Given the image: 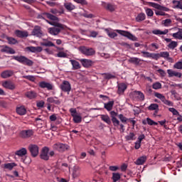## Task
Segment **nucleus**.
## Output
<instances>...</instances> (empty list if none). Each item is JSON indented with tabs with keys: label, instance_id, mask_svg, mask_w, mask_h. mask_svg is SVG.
I'll return each instance as SVG.
<instances>
[{
	"label": "nucleus",
	"instance_id": "obj_52",
	"mask_svg": "<svg viewBox=\"0 0 182 182\" xmlns=\"http://www.w3.org/2000/svg\"><path fill=\"white\" fill-rule=\"evenodd\" d=\"M23 79H27V80H30V82H35L36 78L33 75H23Z\"/></svg>",
	"mask_w": 182,
	"mask_h": 182
},
{
	"label": "nucleus",
	"instance_id": "obj_61",
	"mask_svg": "<svg viewBox=\"0 0 182 182\" xmlns=\"http://www.w3.org/2000/svg\"><path fill=\"white\" fill-rule=\"evenodd\" d=\"M145 12L147 16H153V15H154V12H153V10H151V9H146L145 10Z\"/></svg>",
	"mask_w": 182,
	"mask_h": 182
},
{
	"label": "nucleus",
	"instance_id": "obj_6",
	"mask_svg": "<svg viewBox=\"0 0 182 182\" xmlns=\"http://www.w3.org/2000/svg\"><path fill=\"white\" fill-rule=\"evenodd\" d=\"M154 96L155 97H157V99H160L164 105H166V106H174V103L168 100H166V97L164 96L163 94L160 92H155Z\"/></svg>",
	"mask_w": 182,
	"mask_h": 182
},
{
	"label": "nucleus",
	"instance_id": "obj_5",
	"mask_svg": "<svg viewBox=\"0 0 182 182\" xmlns=\"http://www.w3.org/2000/svg\"><path fill=\"white\" fill-rule=\"evenodd\" d=\"M102 6L105 9V11H108V12H114L116 9H117V6H116L114 4L106 2V1H102Z\"/></svg>",
	"mask_w": 182,
	"mask_h": 182
},
{
	"label": "nucleus",
	"instance_id": "obj_13",
	"mask_svg": "<svg viewBox=\"0 0 182 182\" xmlns=\"http://www.w3.org/2000/svg\"><path fill=\"white\" fill-rule=\"evenodd\" d=\"M110 116H111V122H112V124L114 127H119V124L120 123V121L117 119V112L114 111L110 112Z\"/></svg>",
	"mask_w": 182,
	"mask_h": 182
},
{
	"label": "nucleus",
	"instance_id": "obj_32",
	"mask_svg": "<svg viewBox=\"0 0 182 182\" xmlns=\"http://www.w3.org/2000/svg\"><path fill=\"white\" fill-rule=\"evenodd\" d=\"M173 38L174 39H178V41H182V28H178V31L172 33Z\"/></svg>",
	"mask_w": 182,
	"mask_h": 182
},
{
	"label": "nucleus",
	"instance_id": "obj_19",
	"mask_svg": "<svg viewBox=\"0 0 182 182\" xmlns=\"http://www.w3.org/2000/svg\"><path fill=\"white\" fill-rule=\"evenodd\" d=\"M160 58H164L166 60H168L171 63H173V58L170 57V53L167 51H163L159 53Z\"/></svg>",
	"mask_w": 182,
	"mask_h": 182
},
{
	"label": "nucleus",
	"instance_id": "obj_44",
	"mask_svg": "<svg viewBox=\"0 0 182 182\" xmlns=\"http://www.w3.org/2000/svg\"><path fill=\"white\" fill-rule=\"evenodd\" d=\"M177 46H178V43L176 41H171L168 45V48H169V49H176Z\"/></svg>",
	"mask_w": 182,
	"mask_h": 182
},
{
	"label": "nucleus",
	"instance_id": "obj_51",
	"mask_svg": "<svg viewBox=\"0 0 182 182\" xmlns=\"http://www.w3.org/2000/svg\"><path fill=\"white\" fill-rule=\"evenodd\" d=\"M174 69H179L180 70H182V62L178 61L173 65Z\"/></svg>",
	"mask_w": 182,
	"mask_h": 182
},
{
	"label": "nucleus",
	"instance_id": "obj_55",
	"mask_svg": "<svg viewBox=\"0 0 182 182\" xmlns=\"http://www.w3.org/2000/svg\"><path fill=\"white\" fill-rule=\"evenodd\" d=\"M57 58H67L68 54L63 51H60L56 54Z\"/></svg>",
	"mask_w": 182,
	"mask_h": 182
},
{
	"label": "nucleus",
	"instance_id": "obj_33",
	"mask_svg": "<svg viewBox=\"0 0 182 182\" xmlns=\"http://www.w3.org/2000/svg\"><path fill=\"white\" fill-rule=\"evenodd\" d=\"M114 105V101H109L107 103L104 104V107L107 110V112H110L112 109H113V106Z\"/></svg>",
	"mask_w": 182,
	"mask_h": 182
},
{
	"label": "nucleus",
	"instance_id": "obj_15",
	"mask_svg": "<svg viewBox=\"0 0 182 182\" xmlns=\"http://www.w3.org/2000/svg\"><path fill=\"white\" fill-rule=\"evenodd\" d=\"M79 60L81 65H82L83 68H87L92 67L93 65V63H95L93 60L86 59V58H81Z\"/></svg>",
	"mask_w": 182,
	"mask_h": 182
},
{
	"label": "nucleus",
	"instance_id": "obj_28",
	"mask_svg": "<svg viewBox=\"0 0 182 182\" xmlns=\"http://www.w3.org/2000/svg\"><path fill=\"white\" fill-rule=\"evenodd\" d=\"M25 96L28 97V99L32 100V99H36L38 97V94L35 91H28L26 92Z\"/></svg>",
	"mask_w": 182,
	"mask_h": 182
},
{
	"label": "nucleus",
	"instance_id": "obj_63",
	"mask_svg": "<svg viewBox=\"0 0 182 182\" xmlns=\"http://www.w3.org/2000/svg\"><path fill=\"white\" fill-rule=\"evenodd\" d=\"M37 107H40L42 108L45 106V101L43 100H41L39 102H37L36 104Z\"/></svg>",
	"mask_w": 182,
	"mask_h": 182
},
{
	"label": "nucleus",
	"instance_id": "obj_17",
	"mask_svg": "<svg viewBox=\"0 0 182 182\" xmlns=\"http://www.w3.org/2000/svg\"><path fill=\"white\" fill-rule=\"evenodd\" d=\"M2 86L9 90H15L16 88L15 84L11 81H5L3 82Z\"/></svg>",
	"mask_w": 182,
	"mask_h": 182
},
{
	"label": "nucleus",
	"instance_id": "obj_12",
	"mask_svg": "<svg viewBox=\"0 0 182 182\" xmlns=\"http://www.w3.org/2000/svg\"><path fill=\"white\" fill-rule=\"evenodd\" d=\"M31 35H33V36H36V38H42V36H43V32L42 31L41 26H35L31 32Z\"/></svg>",
	"mask_w": 182,
	"mask_h": 182
},
{
	"label": "nucleus",
	"instance_id": "obj_39",
	"mask_svg": "<svg viewBox=\"0 0 182 182\" xmlns=\"http://www.w3.org/2000/svg\"><path fill=\"white\" fill-rule=\"evenodd\" d=\"M148 110H155L156 113H157L159 112V105L158 104H151L149 107H148Z\"/></svg>",
	"mask_w": 182,
	"mask_h": 182
},
{
	"label": "nucleus",
	"instance_id": "obj_43",
	"mask_svg": "<svg viewBox=\"0 0 182 182\" xmlns=\"http://www.w3.org/2000/svg\"><path fill=\"white\" fill-rule=\"evenodd\" d=\"M118 119H119L120 122H122V123H124V124H126L127 123V117H124V115H123V114H120L118 115Z\"/></svg>",
	"mask_w": 182,
	"mask_h": 182
},
{
	"label": "nucleus",
	"instance_id": "obj_41",
	"mask_svg": "<svg viewBox=\"0 0 182 182\" xmlns=\"http://www.w3.org/2000/svg\"><path fill=\"white\" fill-rule=\"evenodd\" d=\"M64 6H65V9H67V11H73V9H75V5H73L70 2L65 3L64 4Z\"/></svg>",
	"mask_w": 182,
	"mask_h": 182
},
{
	"label": "nucleus",
	"instance_id": "obj_58",
	"mask_svg": "<svg viewBox=\"0 0 182 182\" xmlns=\"http://www.w3.org/2000/svg\"><path fill=\"white\" fill-rule=\"evenodd\" d=\"M162 23L165 26H170V24L171 23V19L166 18V20L162 21Z\"/></svg>",
	"mask_w": 182,
	"mask_h": 182
},
{
	"label": "nucleus",
	"instance_id": "obj_24",
	"mask_svg": "<svg viewBox=\"0 0 182 182\" xmlns=\"http://www.w3.org/2000/svg\"><path fill=\"white\" fill-rule=\"evenodd\" d=\"M16 113L19 116H25L26 114V108H25V106L18 107L16 108Z\"/></svg>",
	"mask_w": 182,
	"mask_h": 182
},
{
	"label": "nucleus",
	"instance_id": "obj_38",
	"mask_svg": "<svg viewBox=\"0 0 182 182\" xmlns=\"http://www.w3.org/2000/svg\"><path fill=\"white\" fill-rule=\"evenodd\" d=\"M136 22H143L146 19V14L144 13L139 14L135 18Z\"/></svg>",
	"mask_w": 182,
	"mask_h": 182
},
{
	"label": "nucleus",
	"instance_id": "obj_35",
	"mask_svg": "<svg viewBox=\"0 0 182 182\" xmlns=\"http://www.w3.org/2000/svg\"><path fill=\"white\" fill-rule=\"evenodd\" d=\"M16 34L18 36V38H28V31H19L17 30L16 31Z\"/></svg>",
	"mask_w": 182,
	"mask_h": 182
},
{
	"label": "nucleus",
	"instance_id": "obj_62",
	"mask_svg": "<svg viewBox=\"0 0 182 182\" xmlns=\"http://www.w3.org/2000/svg\"><path fill=\"white\" fill-rule=\"evenodd\" d=\"M157 72H158V73H159V75H160L162 77H166V71H164V70H163V69H159V70H157Z\"/></svg>",
	"mask_w": 182,
	"mask_h": 182
},
{
	"label": "nucleus",
	"instance_id": "obj_64",
	"mask_svg": "<svg viewBox=\"0 0 182 182\" xmlns=\"http://www.w3.org/2000/svg\"><path fill=\"white\" fill-rule=\"evenodd\" d=\"M119 166H109V170L110 171H117V170H119Z\"/></svg>",
	"mask_w": 182,
	"mask_h": 182
},
{
	"label": "nucleus",
	"instance_id": "obj_27",
	"mask_svg": "<svg viewBox=\"0 0 182 182\" xmlns=\"http://www.w3.org/2000/svg\"><path fill=\"white\" fill-rule=\"evenodd\" d=\"M146 161H147V156L144 155L138 158L135 162V164H136V166H142V164L144 163H146Z\"/></svg>",
	"mask_w": 182,
	"mask_h": 182
},
{
	"label": "nucleus",
	"instance_id": "obj_45",
	"mask_svg": "<svg viewBox=\"0 0 182 182\" xmlns=\"http://www.w3.org/2000/svg\"><path fill=\"white\" fill-rule=\"evenodd\" d=\"M136 134H134L133 132H130L128 135L125 136L126 140L130 141V140H134L136 138Z\"/></svg>",
	"mask_w": 182,
	"mask_h": 182
},
{
	"label": "nucleus",
	"instance_id": "obj_60",
	"mask_svg": "<svg viewBox=\"0 0 182 182\" xmlns=\"http://www.w3.org/2000/svg\"><path fill=\"white\" fill-rule=\"evenodd\" d=\"M141 53H142L143 58H151V53L147 51H141Z\"/></svg>",
	"mask_w": 182,
	"mask_h": 182
},
{
	"label": "nucleus",
	"instance_id": "obj_4",
	"mask_svg": "<svg viewBox=\"0 0 182 182\" xmlns=\"http://www.w3.org/2000/svg\"><path fill=\"white\" fill-rule=\"evenodd\" d=\"M53 150H56L59 151V153H63L66 151V150H69V146L68 144H65L63 143H56L53 145Z\"/></svg>",
	"mask_w": 182,
	"mask_h": 182
},
{
	"label": "nucleus",
	"instance_id": "obj_21",
	"mask_svg": "<svg viewBox=\"0 0 182 182\" xmlns=\"http://www.w3.org/2000/svg\"><path fill=\"white\" fill-rule=\"evenodd\" d=\"M70 62L73 66L72 70H77L82 68L80 63L76 60H70Z\"/></svg>",
	"mask_w": 182,
	"mask_h": 182
},
{
	"label": "nucleus",
	"instance_id": "obj_56",
	"mask_svg": "<svg viewBox=\"0 0 182 182\" xmlns=\"http://www.w3.org/2000/svg\"><path fill=\"white\" fill-rule=\"evenodd\" d=\"M149 5L152 6V8H155V9H159L161 8V5L157 4V3H153V2H149Z\"/></svg>",
	"mask_w": 182,
	"mask_h": 182
},
{
	"label": "nucleus",
	"instance_id": "obj_7",
	"mask_svg": "<svg viewBox=\"0 0 182 182\" xmlns=\"http://www.w3.org/2000/svg\"><path fill=\"white\" fill-rule=\"evenodd\" d=\"M34 133L33 129H24L20 132L19 136L21 139H31Z\"/></svg>",
	"mask_w": 182,
	"mask_h": 182
},
{
	"label": "nucleus",
	"instance_id": "obj_57",
	"mask_svg": "<svg viewBox=\"0 0 182 182\" xmlns=\"http://www.w3.org/2000/svg\"><path fill=\"white\" fill-rule=\"evenodd\" d=\"M82 16L84 18H87L88 19H92V18H95V15L92 14H87V12H84L82 14Z\"/></svg>",
	"mask_w": 182,
	"mask_h": 182
},
{
	"label": "nucleus",
	"instance_id": "obj_9",
	"mask_svg": "<svg viewBox=\"0 0 182 182\" xmlns=\"http://www.w3.org/2000/svg\"><path fill=\"white\" fill-rule=\"evenodd\" d=\"M28 150L32 157H37L38 154H39V146L37 144H30L28 146Z\"/></svg>",
	"mask_w": 182,
	"mask_h": 182
},
{
	"label": "nucleus",
	"instance_id": "obj_30",
	"mask_svg": "<svg viewBox=\"0 0 182 182\" xmlns=\"http://www.w3.org/2000/svg\"><path fill=\"white\" fill-rule=\"evenodd\" d=\"M129 63H133L134 65L139 66V65H140V63L141 62V59L136 57H132L129 59Z\"/></svg>",
	"mask_w": 182,
	"mask_h": 182
},
{
	"label": "nucleus",
	"instance_id": "obj_47",
	"mask_svg": "<svg viewBox=\"0 0 182 182\" xmlns=\"http://www.w3.org/2000/svg\"><path fill=\"white\" fill-rule=\"evenodd\" d=\"M9 45H16V43H18V41L16 39L12 38V37H7L6 38Z\"/></svg>",
	"mask_w": 182,
	"mask_h": 182
},
{
	"label": "nucleus",
	"instance_id": "obj_26",
	"mask_svg": "<svg viewBox=\"0 0 182 182\" xmlns=\"http://www.w3.org/2000/svg\"><path fill=\"white\" fill-rule=\"evenodd\" d=\"M134 96L138 99L140 102H143L144 100V94L141 91H134Z\"/></svg>",
	"mask_w": 182,
	"mask_h": 182
},
{
	"label": "nucleus",
	"instance_id": "obj_8",
	"mask_svg": "<svg viewBox=\"0 0 182 182\" xmlns=\"http://www.w3.org/2000/svg\"><path fill=\"white\" fill-rule=\"evenodd\" d=\"M117 33L119 35H122V36H124L125 38H127L128 39H130V41H137V37L134 36L133 34H132L129 31H123V30H117Z\"/></svg>",
	"mask_w": 182,
	"mask_h": 182
},
{
	"label": "nucleus",
	"instance_id": "obj_50",
	"mask_svg": "<svg viewBox=\"0 0 182 182\" xmlns=\"http://www.w3.org/2000/svg\"><path fill=\"white\" fill-rule=\"evenodd\" d=\"M106 31H107V35L109 38H116V36H117V33H116L113 31H110L107 29H106Z\"/></svg>",
	"mask_w": 182,
	"mask_h": 182
},
{
	"label": "nucleus",
	"instance_id": "obj_23",
	"mask_svg": "<svg viewBox=\"0 0 182 182\" xmlns=\"http://www.w3.org/2000/svg\"><path fill=\"white\" fill-rule=\"evenodd\" d=\"M47 102L48 103H53L54 105H60V100L58 99L56 97H50L47 98Z\"/></svg>",
	"mask_w": 182,
	"mask_h": 182
},
{
	"label": "nucleus",
	"instance_id": "obj_36",
	"mask_svg": "<svg viewBox=\"0 0 182 182\" xmlns=\"http://www.w3.org/2000/svg\"><path fill=\"white\" fill-rule=\"evenodd\" d=\"M41 46H46L47 48L53 47V48H56L58 49L56 46L52 41H47L46 42L41 43Z\"/></svg>",
	"mask_w": 182,
	"mask_h": 182
},
{
	"label": "nucleus",
	"instance_id": "obj_16",
	"mask_svg": "<svg viewBox=\"0 0 182 182\" xmlns=\"http://www.w3.org/2000/svg\"><path fill=\"white\" fill-rule=\"evenodd\" d=\"M38 86L41 89H47V90H53V85L45 81L40 82L38 83Z\"/></svg>",
	"mask_w": 182,
	"mask_h": 182
},
{
	"label": "nucleus",
	"instance_id": "obj_59",
	"mask_svg": "<svg viewBox=\"0 0 182 182\" xmlns=\"http://www.w3.org/2000/svg\"><path fill=\"white\" fill-rule=\"evenodd\" d=\"M173 4H176L175 6V8H177L178 9H182V2L180 1H173Z\"/></svg>",
	"mask_w": 182,
	"mask_h": 182
},
{
	"label": "nucleus",
	"instance_id": "obj_54",
	"mask_svg": "<svg viewBox=\"0 0 182 182\" xmlns=\"http://www.w3.org/2000/svg\"><path fill=\"white\" fill-rule=\"evenodd\" d=\"M168 110L173 114V116H180V113L176 108H168Z\"/></svg>",
	"mask_w": 182,
	"mask_h": 182
},
{
	"label": "nucleus",
	"instance_id": "obj_53",
	"mask_svg": "<svg viewBox=\"0 0 182 182\" xmlns=\"http://www.w3.org/2000/svg\"><path fill=\"white\" fill-rule=\"evenodd\" d=\"M151 58L154 59V60H159V59H160V53H151Z\"/></svg>",
	"mask_w": 182,
	"mask_h": 182
},
{
	"label": "nucleus",
	"instance_id": "obj_40",
	"mask_svg": "<svg viewBox=\"0 0 182 182\" xmlns=\"http://www.w3.org/2000/svg\"><path fill=\"white\" fill-rule=\"evenodd\" d=\"M122 176H120V173H112V180L113 182H117Z\"/></svg>",
	"mask_w": 182,
	"mask_h": 182
},
{
	"label": "nucleus",
	"instance_id": "obj_18",
	"mask_svg": "<svg viewBox=\"0 0 182 182\" xmlns=\"http://www.w3.org/2000/svg\"><path fill=\"white\" fill-rule=\"evenodd\" d=\"M11 76H14V70H6L1 73V77L2 79H8V77H11Z\"/></svg>",
	"mask_w": 182,
	"mask_h": 182
},
{
	"label": "nucleus",
	"instance_id": "obj_42",
	"mask_svg": "<svg viewBox=\"0 0 182 182\" xmlns=\"http://www.w3.org/2000/svg\"><path fill=\"white\" fill-rule=\"evenodd\" d=\"M16 166V164L15 163H8L4 164V168H6V170H12L14 167Z\"/></svg>",
	"mask_w": 182,
	"mask_h": 182
},
{
	"label": "nucleus",
	"instance_id": "obj_48",
	"mask_svg": "<svg viewBox=\"0 0 182 182\" xmlns=\"http://www.w3.org/2000/svg\"><path fill=\"white\" fill-rule=\"evenodd\" d=\"M146 122H147V124L149 125V126H157V124H159V123L153 121V119H150V118H146Z\"/></svg>",
	"mask_w": 182,
	"mask_h": 182
},
{
	"label": "nucleus",
	"instance_id": "obj_29",
	"mask_svg": "<svg viewBox=\"0 0 182 182\" xmlns=\"http://www.w3.org/2000/svg\"><path fill=\"white\" fill-rule=\"evenodd\" d=\"M28 150L26 149V148H22L20 150H18L15 152L16 156H18V157H23V156H26L27 154Z\"/></svg>",
	"mask_w": 182,
	"mask_h": 182
},
{
	"label": "nucleus",
	"instance_id": "obj_2",
	"mask_svg": "<svg viewBox=\"0 0 182 182\" xmlns=\"http://www.w3.org/2000/svg\"><path fill=\"white\" fill-rule=\"evenodd\" d=\"M12 59L21 63V65H25L26 66H33V61L29 60L25 55H13Z\"/></svg>",
	"mask_w": 182,
	"mask_h": 182
},
{
	"label": "nucleus",
	"instance_id": "obj_14",
	"mask_svg": "<svg viewBox=\"0 0 182 182\" xmlns=\"http://www.w3.org/2000/svg\"><path fill=\"white\" fill-rule=\"evenodd\" d=\"M127 90V85L124 82H121L117 85V93L119 96H123L124 95V92Z\"/></svg>",
	"mask_w": 182,
	"mask_h": 182
},
{
	"label": "nucleus",
	"instance_id": "obj_1",
	"mask_svg": "<svg viewBox=\"0 0 182 182\" xmlns=\"http://www.w3.org/2000/svg\"><path fill=\"white\" fill-rule=\"evenodd\" d=\"M46 22H48V23H49L50 25L54 26L48 28V33L54 36H58L60 33V32H62V31H63V29H65V27L62 23L51 22L48 20H46Z\"/></svg>",
	"mask_w": 182,
	"mask_h": 182
},
{
	"label": "nucleus",
	"instance_id": "obj_37",
	"mask_svg": "<svg viewBox=\"0 0 182 182\" xmlns=\"http://www.w3.org/2000/svg\"><path fill=\"white\" fill-rule=\"evenodd\" d=\"M102 76H104V78L107 80H110V79H116V75L110 73H105L102 74Z\"/></svg>",
	"mask_w": 182,
	"mask_h": 182
},
{
	"label": "nucleus",
	"instance_id": "obj_49",
	"mask_svg": "<svg viewBox=\"0 0 182 182\" xmlns=\"http://www.w3.org/2000/svg\"><path fill=\"white\" fill-rule=\"evenodd\" d=\"M152 87L155 90H159V89H161V83H160L159 82H156L152 85Z\"/></svg>",
	"mask_w": 182,
	"mask_h": 182
},
{
	"label": "nucleus",
	"instance_id": "obj_46",
	"mask_svg": "<svg viewBox=\"0 0 182 182\" xmlns=\"http://www.w3.org/2000/svg\"><path fill=\"white\" fill-rule=\"evenodd\" d=\"M74 123H81L82 122V116L76 114L73 117Z\"/></svg>",
	"mask_w": 182,
	"mask_h": 182
},
{
	"label": "nucleus",
	"instance_id": "obj_20",
	"mask_svg": "<svg viewBox=\"0 0 182 182\" xmlns=\"http://www.w3.org/2000/svg\"><path fill=\"white\" fill-rule=\"evenodd\" d=\"M43 15L46 16L48 19H50V21H53L55 22V23H58L59 22V18L56 17L55 16H53V14H50V13H43Z\"/></svg>",
	"mask_w": 182,
	"mask_h": 182
},
{
	"label": "nucleus",
	"instance_id": "obj_31",
	"mask_svg": "<svg viewBox=\"0 0 182 182\" xmlns=\"http://www.w3.org/2000/svg\"><path fill=\"white\" fill-rule=\"evenodd\" d=\"M101 120L102 122H105V123H107V124H112V119H110V117H109V115L107 114H102Z\"/></svg>",
	"mask_w": 182,
	"mask_h": 182
},
{
	"label": "nucleus",
	"instance_id": "obj_34",
	"mask_svg": "<svg viewBox=\"0 0 182 182\" xmlns=\"http://www.w3.org/2000/svg\"><path fill=\"white\" fill-rule=\"evenodd\" d=\"M152 33L154 35H167V33H168V29H165L164 31L159 29L153 30Z\"/></svg>",
	"mask_w": 182,
	"mask_h": 182
},
{
	"label": "nucleus",
	"instance_id": "obj_25",
	"mask_svg": "<svg viewBox=\"0 0 182 182\" xmlns=\"http://www.w3.org/2000/svg\"><path fill=\"white\" fill-rule=\"evenodd\" d=\"M80 176V167L74 166L73 169V178H77Z\"/></svg>",
	"mask_w": 182,
	"mask_h": 182
},
{
	"label": "nucleus",
	"instance_id": "obj_10",
	"mask_svg": "<svg viewBox=\"0 0 182 182\" xmlns=\"http://www.w3.org/2000/svg\"><path fill=\"white\" fill-rule=\"evenodd\" d=\"M60 89L62 90V92H65L69 94V92L72 90L70 82H69L68 80L63 81L62 84L60 85Z\"/></svg>",
	"mask_w": 182,
	"mask_h": 182
},
{
	"label": "nucleus",
	"instance_id": "obj_11",
	"mask_svg": "<svg viewBox=\"0 0 182 182\" xmlns=\"http://www.w3.org/2000/svg\"><path fill=\"white\" fill-rule=\"evenodd\" d=\"M40 158L41 160H45V161L49 160V147L44 146L42 148Z\"/></svg>",
	"mask_w": 182,
	"mask_h": 182
},
{
	"label": "nucleus",
	"instance_id": "obj_3",
	"mask_svg": "<svg viewBox=\"0 0 182 182\" xmlns=\"http://www.w3.org/2000/svg\"><path fill=\"white\" fill-rule=\"evenodd\" d=\"M78 50L85 56H94V55H96V50L94 48L87 46H80Z\"/></svg>",
	"mask_w": 182,
	"mask_h": 182
},
{
	"label": "nucleus",
	"instance_id": "obj_22",
	"mask_svg": "<svg viewBox=\"0 0 182 182\" xmlns=\"http://www.w3.org/2000/svg\"><path fill=\"white\" fill-rule=\"evenodd\" d=\"M1 52H4L5 53H9L10 55H15V50H14L11 47H9L8 46H3Z\"/></svg>",
	"mask_w": 182,
	"mask_h": 182
}]
</instances>
